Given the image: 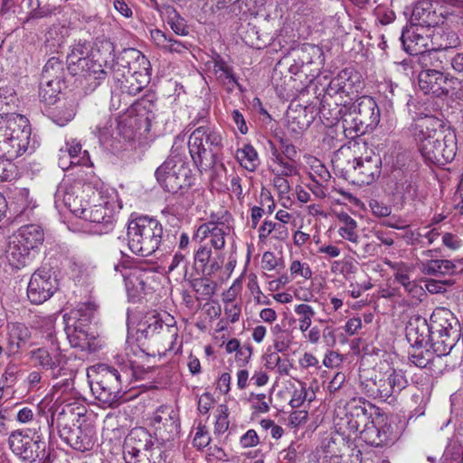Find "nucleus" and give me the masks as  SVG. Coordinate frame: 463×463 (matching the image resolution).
Segmentation results:
<instances>
[{
    "label": "nucleus",
    "mask_w": 463,
    "mask_h": 463,
    "mask_svg": "<svg viewBox=\"0 0 463 463\" xmlns=\"http://www.w3.org/2000/svg\"><path fill=\"white\" fill-rule=\"evenodd\" d=\"M418 265L421 273L429 276L449 275L457 272L456 264L449 260L420 261Z\"/></svg>",
    "instance_id": "34"
},
{
    "label": "nucleus",
    "mask_w": 463,
    "mask_h": 463,
    "mask_svg": "<svg viewBox=\"0 0 463 463\" xmlns=\"http://www.w3.org/2000/svg\"><path fill=\"white\" fill-rule=\"evenodd\" d=\"M294 312L298 316V328L302 333L307 332L312 324V319L316 315L314 308L307 304L297 305Z\"/></svg>",
    "instance_id": "48"
},
{
    "label": "nucleus",
    "mask_w": 463,
    "mask_h": 463,
    "mask_svg": "<svg viewBox=\"0 0 463 463\" xmlns=\"http://www.w3.org/2000/svg\"><path fill=\"white\" fill-rule=\"evenodd\" d=\"M347 164L346 174L353 176L354 183L359 184H370L381 174L382 159L374 153L365 157H355Z\"/></svg>",
    "instance_id": "17"
},
{
    "label": "nucleus",
    "mask_w": 463,
    "mask_h": 463,
    "mask_svg": "<svg viewBox=\"0 0 463 463\" xmlns=\"http://www.w3.org/2000/svg\"><path fill=\"white\" fill-rule=\"evenodd\" d=\"M236 158L243 168L250 172L255 171L259 165L258 153L249 144L236 151Z\"/></svg>",
    "instance_id": "44"
},
{
    "label": "nucleus",
    "mask_w": 463,
    "mask_h": 463,
    "mask_svg": "<svg viewBox=\"0 0 463 463\" xmlns=\"http://www.w3.org/2000/svg\"><path fill=\"white\" fill-rule=\"evenodd\" d=\"M290 273L294 277H301L309 279L312 277V271L307 263H302L299 260H293L290 264Z\"/></svg>",
    "instance_id": "60"
},
{
    "label": "nucleus",
    "mask_w": 463,
    "mask_h": 463,
    "mask_svg": "<svg viewBox=\"0 0 463 463\" xmlns=\"http://www.w3.org/2000/svg\"><path fill=\"white\" fill-rule=\"evenodd\" d=\"M113 128V120L110 116H105L100 118L99 122L95 127V134L98 136L100 142L107 141L111 136Z\"/></svg>",
    "instance_id": "54"
},
{
    "label": "nucleus",
    "mask_w": 463,
    "mask_h": 463,
    "mask_svg": "<svg viewBox=\"0 0 463 463\" xmlns=\"http://www.w3.org/2000/svg\"><path fill=\"white\" fill-rule=\"evenodd\" d=\"M98 226L97 233H108L114 229L115 213L111 203L92 192L91 202L82 218Z\"/></svg>",
    "instance_id": "15"
},
{
    "label": "nucleus",
    "mask_w": 463,
    "mask_h": 463,
    "mask_svg": "<svg viewBox=\"0 0 463 463\" xmlns=\"http://www.w3.org/2000/svg\"><path fill=\"white\" fill-rule=\"evenodd\" d=\"M163 319L154 315L148 317L146 321L139 324L138 331L146 338H153L161 334Z\"/></svg>",
    "instance_id": "49"
},
{
    "label": "nucleus",
    "mask_w": 463,
    "mask_h": 463,
    "mask_svg": "<svg viewBox=\"0 0 463 463\" xmlns=\"http://www.w3.org/2000/svg\"><path fill=\"white\" fill-rule=\"evenodd\" d=\"M64 79L62 61L57 57L50 58L43 66L41 80L61 82Z\"/></svg>",
    "instance_id": "40"
},
{
    "label": "nucleus",
    "mask_w": 463,
    "mask_h": 463,
    "mask_svg": "<svg viewBox=\"0 0 463 463\" xmlns=\"http://www.w3.org/2000/svg\"><path fill=\"white\" fill-rule=\"evenodd\" d=\"M430 322L419 315L412 316L406 326V337L413 347H427L432 349V337Z\"/></svg>",
    "instance_id": "21"
},
{
    "label": "nucleus",
    "mask_w": 463,
    "mask_h": 463,
    "mask_svg": "<svg viewBox=\"0 0 463 463\" xmlns=\"http://www.w3.org/2000/svg\"><path fill=\"white\" fill-rule=\"evenodd\" d=\"M97 306L92 302L80 303L76 309L72 311L75 322H81L83 326H88L94 317Z\"/></svg>",
    "instance_id": "51"
},
{
    "label": "nucleus",
    "mask_w": 463,
    "mask_h": 463,
    "mask_svg": "<svg viewBox=\"0 0 463 463\" xmlns=\"http://www.w3.org/2000/svg\"><path fill=\"white\" fill-rule=\"evenodd\" d=\"M224 261L220 251H213L208 243L201 244L194 253V265L203 276H213L219 271Z\"/></svg>",
    "instance_id": "20"
},
{
    "label": "nucleus",
    "mask_w": 463,
    "mask_h": 463,
    "mask_svg": "<svg viewBox=\"0 0 463 463\" xmlns=\"http://www.w3.org/2000/svg\"><path fill=\"white\" fill-rule=\"evenodd\" d=\"M178 337V327L173 317L166 316L165 320L163 321L161 334L158 335L159 340L165 342L168 345L166 350L173 351L175 344Z\"/></svg>",
    "instance_id": "45"
},
{
    "label": "nucleus",
    "mask_w": 463,
    "mask_h": 463,
    "mask_svg": "<svg viewBox=\"0 0 463 463\" xmlns=\"http://www.w3.org/2000/svg\"><path fill=\"white\" fill-rule=\"evenodd\" d=\"M354 78L358 80V75L356 72H354L348 69L341 71L338 75L330 81L329 86L326 90V95L323 101L327 99L332 104V102L327 98L329 97L331 99H334V104L335 100L340 102L337 96L342 98L344 94L345 96L349 95L354 86L355 81Z\"/></svg>",
    "instance_id": "22"
},
{
    "label": "nucleus",
    "mask_w": 463,
    "mask_h": 463,
    "mask_svg": "<svg viewBox=\"0 0 463 463\" xmlns=\"http://www.w3.org/2000/svg\"><path fill=\"white\" fill-rule=\"evenodd\" d=\"M419 149L424 159L431 164L444 165L451 162L457 152V137L454 131L438 129L441 122L433 117H426L418 125Z\"/></svg>",
    "instance_id": "2"
},
{
    "label": "nucleus",
    "mask_w": 463,
    "mask_h": 463,
    "mask_svg": "<svg viewBox=\"0 0 463 463\" xmlns=\"http://www.w3.org/2000/svg\"><path fill=\"white\" fill-rule=\"evenodd\" d=\"M222 140V133L209 124L193 130L189 136L188 148L198 169L206 170L214 165L216 153L223 146Z\"/></svg>",
    "instance_id": "5"
},
{
    "label": "nucleus",
    "mask_w": 463,
    "mask_h": 463,
    "mask_svg": "<svg viewBox=\"0 0 463 463\" xmlns=\"http://www.w3.org/2000/svg\"><path fill=\"white\" fill-rule=\"evenodd\" d=\"M150 38L153 43L165 52L183 53L188 50V45L160 29H151Z\"/></svg>",
    "instance_id": "28"
},
{
    "label": "nucleus",
    "mask_w": 463,
    "mask_h": 463,
    "mask_svg": "<svg viewBox=\"0 0 463 463\" xmlns=\"http://www.w3.org/2000/svg\"><path fill=\"white\" fill-rule=\"evenodd\" d=\"M31 127L27 118L20 114H10L0 128V157L14 160L28 150L30 146Z\"/></svg>",
    "instance_id": "4"
},
{
    "label": "nucleus",
    "mask_w": 463,
    "mask_h": 463,
    "mask_svg": "<svg viewBox=\"0 0 463 463\" xmlns=\"http://www.w3.org/2000/svg\"><path fill=\"white\" fill-rule=\"evenodd\" d=\"M127 235L129 250L135 254L147 257L158 249L163 226L156 219L138 216L128 222Z\"/></svg>",
    "instance_id": "6"
},
{
    "label": "nucleus",
    "mask_w": 463,
    "mask_h": 463,
    "mask_svg": "<svg viewBox=\"0 0 463 463\" xmlns=\"http://www.w3.org/2000/svg\"><path fill=\"white\" fill-rule=\"evenodd\" d=\"M89 192H93L90 185L80 192L68 190L63 193L61 201L71 213L82 219L91 202V195L89 194Z\"/></svg>",
    "instance_id": "25"
},
{
    "label": "nucleus",
    "mask_w": 463,
    "mask_h": 463,
    "mask_svg": "<svg viewBox=\"0 0 463 463\" xmlns=\"http://www.w3.org/2000/svg\"><path fill=\"white\" fill-rule=\"evenodd\" d=\"M61 90V82L47 80L40 81L39 96L46 104H54L57 101Z\"/></svg>",
    "instance_id": "46"
},
{
    "label": "nucleus",
    "mask_w": 463,
    "mask_h": 463,
    "mask_svg": "<svg viewBox=\"0 0 463 463\" xmlns=\"http://www.w3.org/2000/svg\"><path fill=\"white\" fill-rule=\"evenodd\" d=\"M415 56L417 57L418 64L422 69L421 71L429 72V71L433 69L440 71L443 68L439 52L435 48L422 51Z\"/></svg>",
    "instance_id": "41"
},
{
    "label": "nucleus",
    "mask_w": 463,
    "mask_h": 463,
    "mask_svg": "<svg viewBox=\"0 0 463 463\" xmlns=\"http://www.w3.org/2000/svg\"><path fill=\"white\" fill-rule=\"evenodd\" d=\"M216 421L214 424V432L223 434L229 429V409L227 405L221 404L217 409Z\"/></svg>",
    "instance_id": "56"
},
{
    "label": "nucleus",
    "mask_w": 463,
    "mask_h": 463,
    "mask_svg": "<svg viewBox=\"0 0 463 463\" xmlns=\"http://www.w3.org/2000/svg\"><path fill=\"white\" fill-rule=\"evenodd\" d=\"M248 288L254 296L255 302L259 305H270V299L263 295L255 276L250 279Z\"/></svg>",
    "instance_id": "59"
},
{
    "label": "nucleus",
    "mask_w": 463,
    "mask_h": 463,
    "mask_svg": "<svg viewBox=\"0 0 463 463\" xmlns=\"http://www.w3.org/2000/svg\"><path fill=\"white\" fill-rule=\"evenodd\" d=\"M27 6L30 11L27 14L25 22L50 17L56 11V6L50 4L42 5L40 0H27Z\"/></svg>",
    "instance_id": "43"
},
{
    "label": "nucleus",
    "mask_w": 463,
    "mask_h": 463,
    "mask_svg": "<svg viewBox=\"0 0 463 463\" xmlns=\"http://www.w3.org/2000/svg\"><path fill=\"white\" fill-rule=\"evenodd\" d=\"M360 433V438L367 444L373 447H382L389 441V434L377 428L373 421H370L364 427Z\"/></svg>",
    "instance_id": "37"
},
{
    "label": "nucleus",
    "mask_w": 463,
    "mask_h": 463,
    "mask_svg": "<svg viewBox=\"0 0 463 463\" xmlns=\"http://www.w3.org/2000/svg\"><path fill=\"white\" fill-rule=\"evenodd\" d=\"M8 443L12 452L26 463H42L46 458V443L38 435L30 437L14 431Z\"/></svg>",
    "instance_id": "12"
},
{
    "label": "nucleus",
    "mask_w": 463,
    "mask_h": 463,
    "mask_svg": "<svg viewBox=\"0 0 463 463\" xmlns=\"http://www.w3.org/2000/svg\"><path fill=\"white\" fill-rule=\"evenodd\" d=\"M211 437L208 433L207 428L202 422H199L196 427V431L193 439V445L198 449H203L210 444Z\"/></svg>",
    "instance_id": "57"
},
{
    "label": "nucleus",
    "mask_w": 463,
    "mask_h": 463,
    "mask_svg": "<svg viewBox=\"0 0 463 463\" xmlns=\"http://www.w3.org/2000/svg\"><path fill=\"white\" fill-rule=\"evenodd\" d=\"M337 425L339 426V430H342L343 433L346 434L348 437H351L352 435H356L361 431L359 426L351 417H349V414L346 411L345 416L340 418L339 421L337 422Z\"/></svg>",
    "instance_id": "58"
},
{
    "label": "nucleus",
    "mask_w": 463,
    "mask_h": 463,
    "mask_svg": "<svg viewBox=\"0 0 463 463\" xmlns=\"http://www.w3.org/2000/svg\"><path fill=\"white\" fill-rule=\"evenodd\" d=\"M66 334L72 347L82 351L95 350V336L89 333V326H83L81 322H74L72 327L67 326Z\"/></svg>",
    "instance_id": "26"
},
{
    "label": "nucleus",
    "mask_w": 463,
    "mask_h": 463,
    "mask_svg": "<svg viewBox=\"0 0 463 463\" xmlns=\"http://www.w3.org/2000/svg\"><path fill=\"white\" fill-rule=\"evenodd\" d=\"M69 71L72 75H80L86 79L93 78L94 80H102L106 75L101 64L90 57L78 60V64L69 67Z\"/></svg>",
    "instance_id": "32"
},
{
    "label": "nucleus",
    "mask_w": 463,
    "mask_h": 463,
    "mask_svg": "<svg viewBox=\"0 0 463 463\" xmlns=\"http://www.w3.org/2000/svg\"><path fill=\"white\" fill-rule=\"evenodd\" d=\"M152 426L156 438L163 442L174 440L180 433V418L178 411L169 406L159 407L153 418Z\"/></svg>",
    "instance_id": "16"
},
{
    "label": "nucleus",
    "mask_w": 463,
    "mask_h": 463,
    "mask_svg": "<svg viewBox=\"0 0 463 463\" xmlns=\"http://www.w3.org/2000/svg\"><path fill=\"white\" fill-rule=\"evenodd\" d=\"M60 152L61 153V156L60 157V165L62 168L65 167L63 156H65L66 154L71 159L70 162V165L84 164L82 157H80V154H82V149L81 145L79 142H75L74 140H72L71 143L67 142L65 147H61L60 149ZM83 154H87V151H83Z\"/></svg>",
    "instance_id": "47"
},
{
    "label": "nucleus",
    "mask_w": 463,
    "mask_h": 463,
    "mask_svg": "<svg viewBox=\"0 0 463 463\" xmlns=\"http://www.w3.org/2000/svg\"><path fill=\"white\" fill-rule=\"evenodd\" d=\"M87 53V48L84 45H75L67 56L68 68L78 64V60L86 59L89 57Z\"/></svg>",
    "instance_id": "63"
},
{
    "label": "nucleus",
    "mask_w": 463,
    "mask_h": 463,
    "mask_svg": "<svg viewBox=\"0 0 463 463\" xmlns=\"http://www.w3.org/2000/svg\"><path fill=\"white\" fill-rule=\"evenodd\" d=\"M148 61L137 49L124 50L112 67V79L122 94L135 96L149 82Z\"/></svg>",
    "instance_id": "3"
},
{
    "label": "nucleus",
    "mask_w": 463,
    "mask_h": 463,
    "mask_svg": "<svg viewBox=\"0 0 463 463\" xmlns=\"http://www.w3.org/2000/svg\"><path fill=\"white\" fill-rule=\"evenodd\" d=\"M455 79L443 73L441 71L431 70L420 71L419 74V86L424 93H431L437 97L447 96L454 89Z\"/></svg>",
    "instance_id": "18"
},
{
    "label": "nucleus",
    "mask_w": 463,
    "mask_h": 463,
    "mask_svg": "<svg viewBox=\"0 0 463 463\" xmlns=\"http://www.w3.org/2000/svg\"><path fill=\"white\" fill-rule=\"evenodd\" d=\"M436 353L432 349H422V347H418L410 354V360L412 364L420 368L428 367L434 360Z\"/></svg>",
    "instance_id": "52"
},
{
    "label": "nucleus",
    "mask_w": 463,
    "mask_h": 463,
    "mask_svg": "<svg viewBox=\"0 0 463 463\" xmlns=\"http://www.w3.org/2000/svg\"><path fill=\"white\" fill-rule=\"evenodd\" d=\"M14 239L18 241L20 245L32 251L43 244L44 232L38 224H27L18 230Z\"/></svg>",
    "instance_id": "27"
},
{
    "label": "nucleus",
    "mask_w": 463,
    "mask_h": 463,
    "mask_svg": "<svg viewBox=\"0 0 463 463\" xmlns=\"http://www.w3.org/2000/svg\"><path fill=\"white\" fill-rule=\"evenodd\" d=\"M115 270L122 274L128 295L133 300L139 298L151 289L154 281V272L144 265L128 267L123 264L115 265Z\"/></svg>",
    "instance_id": "13"
},
{
    "label": "nucleus",
    "mask_w": 463,
    "mask_h": 463,
    "mask_svg": "<svg viewBox=\"0 0 463 463\" xmlns=\"http://www.w3.org/2000/svg\"><path fill=\"white\" fill-rule=\"evenodd\" d=\"M156 177L165 191L172 194L188 189L194 177L189 165L178 155H171L156 171Z\"/></svg>",
    "instance_id": "9"
},
{
    "label": "nucleus",
    "mask_w": 463,
    "mask_h": 463,
    "mask_svg": "<svg viewBox=\"0 0 463 463\" xmlns=\"http://www.w3.org/2000/svg\"><path fill=\"white\" fill-rule=\"evenodd\" d=\"M31 359L43 370L50 373L53 380L59 378V374L66 373L63 356L57 348L49 350L45 347L37 348L31 352Z\"/></svg>",
    "instance_id": "19"
},
{
    "label": "nucleus",
    "mask_w": 463,
    "mask_h": 463,
    "mask_svg": "<svg viewBox=\"0 0 463 463\" xmlns=\"http://www.w3.org/2000/svg\"><path fill=\"white\" fill-rule=\"evenodd\" d=\"M232 215L225 212L222 216L211 215L210 221L201 224L194 234V241L202 244L210 239L211 248L220 251L225 246V238L232 231Z\"/></svg>",
    "instance_id": "11"
},
{
    "label": "nucleus",
    "mask_w": 463,
    "mask_h": 463,
    "mask_svg": "<svg viewBox=\"0 0 463 463\" xmlns=\"http://www.w3.org/2000/svg\"><path fill=\"white\" fill-rule=\"evenodd\" d=\"M389 266L395 270L394 279L403 286L404 289L413 297L424 294L421 287L418 286L414 280L410 278V272L412 268L403 262L389 263Z\"/></svg>",
    "instance_id": "31"
},
{
    "label": "nucleus",
    "mask_w": 463,
    "mask_h": 463,
    "mask_svg": "<svg viewBox=\"0 0 463 463\" xmlns=\"http://www.w3.org/2000/svg\"><path fill=\"white\" fill-rule=\"evenodd\" d=\"M411 21L414 25H418L421 28L434 27L439 24V17L433 9V5L427 0L417 3L414 6Z\"/></svg>",
    "instance_id": "29"
},
{
    "label": "nucleus",
    "mask_w": 463,
    "mask_h": 463,
    "mask_svg": "<svg viewBox=\"0 0 463 463\" xmlns=\"http://www.w3.org/2000/svg\"><path fill=\"white\" fill-rule=\"evenodd\" d=\"M12 161L0 157V182H8L16 178L17 167Z\"/></svg>",
    "instance_id": "55"
},
{
    "label": "nucleus",
    "mask_w": 463,
    "mask_h": 463,
    "mask_svg": "<svg viewBox=\"0 0 463 463\" xmlns=\"http://www.w3.org/2000/svg\"><path fill=\"white\" fill-rule=\"evenodd\" d=\"M5 253L9 264L17 269L26 266L32 259L31 250L20 245L15 239L9 242Z\"/></svg>",
    "instance_id": "33"
},
{
    "label": "nucleus",
    "mask_w": 463,
    "mask_h": 463,
    "mask_svg": "<svg viewBox=\"0 0 463 463\" xmlns=\"http://www.w3.org/2000/svg\"><path fill=\"white\" fill-rule=\"evenodd\" d=\"M58 289V280L50 268L42 267L31 276L27 297L31 303L40 305L48 300Z\"/></svg>",
    "instance_id": "14"
},
{
    "label": "nucleus",
    "mask_w": 463,
    "mask_h": 463,
    "mask_svg": "<svg viewBox=\"0 0 463 463\" xmlns=\"http://www.w3.org/2000/svg\"><path fill=\"white\" fill-rule=\"evenodd\" d=\"M431 42L438 52L456 48L460 43L455 32H446L441 28H439L432 35Z\"/></svg>",
    "instance_id": "39"
},
{
    "label": "nucleus",
    "mask_w": 463,
    "mask_h": 463,
    "mask_svg": "<svg viewBox=\"0 0 463 463\" xmlns=\"http://www.w3.org/2000/svg\"><path fill=\"white\" fill-rule=\"evenodd\" d=\"M163 19L170 26L176 35L186 36L189 33L188 26L176 9L171 5H165L161 11Z\"/></svg>",
    "instance_id": "35"
},
{
    "label": "nucleus",
    "mask_w": 463,
    "mask_h": 463,
    "mask_svg": "<svg viewBox=\"0 0 463 463\" xmlns=\"http://www.w3.org/2000/svg\"><path fill=\"white\" fill-rule=\"evenodd\" d=\"M430 333L432 337V349L440 358L450 354L460 336V325L453 313L445 307L436 308L430 317Z\"/></svg>",
    "instance_id": "7"
},
{
    "label": "nucleus",
    "mask_w": 463,
    "mask_h": 463,
    "mask_svg": "<svg viewBox=\"0 0 463 463\" xmlns=\"http://www.w3.org/2000/svg\"><path fill=\"white\" fill-rule=\"evenodd\" d=\"M368 408H370V403L363 402L361 400L353 399L346 404L345 411L362 430L371 421Z\"/></svg>",
    "instance_id": "36"
},
{
    "label": "nucleus",
    "mask_w": 463,
    "mask_h": 463,
    "mask_svg": "<svg viewBox=\"0 0 463 463\" xmlns=\"http://www.w3.org/2000/svg\"><path fill=\"white\" fill-rule=\"evenodd\" d=\"M299 446L291 443L288 449H283L279 453V460L281 463H297L300 458V452L298 450Z\"/></svg>",
    "instance_id": "61"
},
{
    "label": "nucleus",
    "mask_w": 463,
    "mask_h": 463,
    "mask_svg": "<svg viewBox=\"0 0 463 463\" xmlns=\"http://www.w3.org/2000/svg\"><path fill=\"white\" fill-rule=\"evenodd\" d=\"M325 99L322 101L320 114L328 124L340 123L345 136L349 139L364 135L368 129H373L380 122V109L376 101L369 96L360 97L353 104L335 101V107Z\"/></svg>",
    "instance_id": "1"
},
{
    "label": "nucleus",
    "mask_w": 463,
    "mask_h": 463,
    "mask_svg": "<svg viewBox=\"0 0 463 463\" xmlns=\"http://www.w3.org/2000/svg\"><path fill=\"white\" fill-rule=\"evenodd\" d=\"M212 276H203L193 279L190 284L192 288L200 296L198 298L210 299L216 292L217 283L212 280Z\"/></svg>",
    "instance_id": "42"
},
{
    "label": "nucleus",
    "mask_w": 463,
    "mask_h": 463,
    "mask_svg": "<svg viewBox=\"0 0 463 463\" xmlns=\"http://www.w3.org/2000/svg\"><path fill=\"white\" fill-rule=\"evenodd\" d=\"M408 381L404 373L401 370L390 368L386 372H379L374 377L362 383L364 392L369 397L379 398L383 401L395 399L403 389L406 388Z\"/></svg>",
    "instance_id": "10"
},
{
    "label": "nucleus",
    "mask_w": 463,
    "mask_h": 463,
    "mask_svg": "<svg viewBox=\"0 0 463 463\" xmlns=\"http://www.w3.org/2000/svg\"><path fill=\"white\" fill-rule=\"evenodd\" d=\"M59 433L67 444L80 451L89 450L94 444L91 430L89 428H71L65 425L59 429Z\"/></svg>",
    "instance_id": "23"
},
{
    "label": "nucleus",
    "mask_w": 463,
    "mask_h": 463,
    "mask_svg": "<svg viewBox=\"0 0 463 463\" xmlns=\"http://www.w3.org/2000/svg\"><path fill=\"white\" fill-rule=\"evenodd\" d=\"M122 370L106 364H99L91 368L88 378L91 392L97 400L108 406L118 402L122 396Z\"/></svg>",
    "instance_id": "8"
},
{
    "label": "nucleus",
    "mask_w": 463,
    "mask_h": 463,
    "mask_svg": "<svg viewBox=\"0 0 463 463\" xmlns=\"http://www.w3.org/2000/svg\"><path fill=\"white\" fill-rule=\"evenodd\" d=\"M10 343L19 349L21 344H24L31 336L29 328L22 323H13L9 326Z\"/></svg>",
    "instance_id": "50"
},
{
    "label": "nucleus",
    "mask_w": 463,
    "mask_h": 463,
    "mask_svg": "<svg viewBox=\"0 0 463 463\" xmlns=\"http://www.w3.org/2000/svg\"><path fill=\"white\" fill-rule=\"evenodd\" d=\"M423 29L413 24L411 29H406L402 32L401 36L402 43L409 54H419L427 46L428 37L422 35L421 31Z\"/></svg>",
    "instance_id": "30"
},
{
    "label": "nucleus",
    "mask_w": 463,
    "mask_h": 463,
    "mask_svg": "<svg viewBox=\"0 0 463 463\" xmlns=\"http://www.w3.org/2000/svg\"><path fill=\"white\" fill-rule=\"evenodd\" d=\"M305 402H307V386L305 383H300L299 387L295 388L292 392L289 405L292 408H299Z\"/></svg>",
    "instance_id": "62"
},
{
    "label": "nucleus",
    "mask_w": 463,
    "mask_h": 463,
    "mask_svg": "<svg viewBox=\"0 0 463 463\" xmlns=\"http://www.w3.org/2000/svg\"><path fill=\"white\" fill-rule=\"evenodd\" d=\"M298 60L301 63V67L307 68L308 65H317V67L316 70L317 72H318L320 68L323 66V51L317 45L308 44L301 50Z\"/></svg>",
    "instance_id": "38"
},
{
    "label": "nucleus",
    "mask_w": 463,
    "mask_h": 463,
    "mask_svg": "<svg viewBox=\"0 0 463 463\" xmlns=\"http://www.w3.org/2000/svg\"><path fill=\"white\" fill-rule=\"evenodd\" d=\"M74 377L72 373L66 368V373L59 374L57 382L52 385L54 392L64 393L73 389Z\"/></svg>",
    "instance_id": "53"
},
{
    "label": "nucleus",
    "mask_w": 463,
    "mask_h": 463,
    "mask_svg": "<svg viewBox=\"0 0 463 463\" xmlns=\"http://www.w3.org/2000/svg\"><path fill=\"white\" fill-rule=\"evenodd\" d=\"M154 445L151 435L145 428H135L127 436L124 443V456L146 454Z\"/></svg>",
    "instance_id": "24"
},
{
    "label": "nucleus",
    "mask_w": 463,
    "mask_h": 463,
    "mask_svg": "<svg viewBox=\"0 0 463 463\" xmlns=\"http://www.w3.org/2000/svg\"><path fill=\"white\" fill-rule=\"evenodd\" d=\"M272 239L279 241H286L289 237V232L286 224L270 220Z\"/></svg>",
    "instance_id": "64"
}]
</instances>
